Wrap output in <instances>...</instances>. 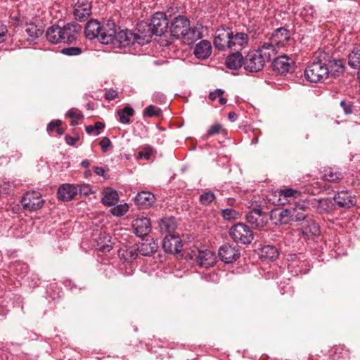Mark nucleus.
Returning a JSON list of instances; mask_svg holds the SVG:
<instances>
[{
    "label": "nucleus",
    "instance_id": "1",
    "mask_svg": "<svg viewBox=\"0 0 360 360\" xmlns=\"http://www.w3.org/2000/svg\"><path fill=\"white\" fill-rule=\"evenodd\" d=\"M105 32L102 38V44H112L115 47L125 48L137 42V34L125 29L120 30L112 20L106 21Z\"/></svg>",
    "mask_w": 360,
    "mask_h": 360
},
{
    "label": "nucleus",
    "instance_id": "2",
    "mask_svg": "<svg viewBox=\"0 0 360 360\" xmlns=\"http://www.w3.org/2000/svg\"><path fill=\"white\" fill-rule=\"evenodd\" d=\"M169 32L172 37L187 44H192L202 38L201 32L197 27H191L190 20L184 15H178L171 21Z\"/></svg>",
    "mask_w": 360,
    "mask_h": 360
},
{
    "label": "nucleus",
    "instance_id": "3",
    "mask_svg": "<svg viewBox=\"0 0 360 360\" xmlns=\"http://www.w3.org/2000/svg\"><path fill=\"white\" fill-rule=\"evenodd\" d=\"M274 56V49L271 44H262L257 50L249 51L245 56L244 69L249 72L262 70L266 62Z\"/></svg>",
    "mask_w": 360,
    "mask_h": 360
},
{
    "label": "nucleus",
    "instance_id": "4",
    "mask_svg": "<svg viewBox=\"0 0 360 360\" xmlns=\"http://www.w3.org/2000/svg\"><path fill=\"white\" fill-rule=\"evenodd\" d=\"M328 53L324 51L316 52L312 61L308 65L304 71L305 78L310 82H323L329 77L328 69L326 64L328 62Z\"/></svg>",
    "mask_w": 360,
    "mask_h": 360
},
{
    "label": "nucleus",
    "instance_id": "5",
    "mask_svg": "<svg viewBox=\"0 0 360 360\" xmlns=\"http://www.w3.org/2000/svg\"><path fill=\"white\" fill-rule=\"evenodd\" d=\"M169 22L166 15L162 12H157L152 16L148 25L143 26L147 28V36H162L168 29Z\"/></svg>",
    "mask_w": 360,
    "mask_h": 360
},
{
    "label": "nucleus",
    "instance_id": "6",
    "mask_svg": "<svg viewBox=\"0 0 360 360\" xmlns=\"http://www.w3.org/2000/svg\"><path fill=\"white\" fill-rule=\"evenodd\" d=\"M229 234L236 243L243 245L251 243L254 238L253 231L243 223L233 225L230 229Z\"/></svg>",
    "mask_w": 360,
    "mask_h": 360
},
{
    "label": "nucleus",
    "instance_id": "7",
    "mask_svg": "<svg viewBox=\"0 0 360 360\" xmlns=\"http://www.w3.org/2000/svg\"><path fill=\"white\" fill-rule=\"evenodd\" d=\"M290 39V31L285 27L276 29L271 35L269 41L264 42L272 45L274 49V56L276 55V47L285 46Z\"/></svg>",
    "mask_w": 360,
    "mask_h": 360
},
{
    "label": "nucleus",
    "instance_id": "8",
    "mask_svg": "<svg viewBox=\"0 0 360 360\" xmlns=\"http://www.w3.org/2000/svg\"><path fill=\"white\" fill-rule=\"evenodd\" d=\"M21 203L24 209L29 211H36L41 209L44 201L39 192H27L21 200Z\"/></svg>",
    "mask_w": 360,
    "mask_h": 360
},
{
    "label": "nucleus",
    "instance_id": "9",
    "mask_svg": "<svg viewBox=\"0 0 360 360\" xmlns=\"http://www.w3.org/2000/svg\"><path fill=\"white\" fill-rule=\"evenodd\" d=\"M105 27L106 22L103 25H101L100 22L97 20H91L87 22L85 26V36L90 40L98 38L102 43V38L104 35V32H105Z\"/></svg>",
    "mask_w": 360,
    "mask_h": 360
},
{
    "label": "nucleus",
    "instance_id": "10",
    "mask_svg": "<svg viewBox=\"0 0 360 360\" xmlns=\"http://www.w3.org/2000/svg\"><path fill=\"white\" fill-rule=\"evenodd\" d=\"M219 259L226 264L235 262L240 256L238 246L229 243L221 245L218 251Z\"/></svg>",
    "mask_w": 360,
    "mask_h": 360
},
{
    "label": "nucleus",
    "instance_id": "11",
    "mask_svg": "<svg viewBox=\"0 0 360 360\" xmlns=\"http://www.w3.org/2000/svg\"><path fill=\"white\" fill-rule=\"evenodd\" d=\"M231 29L229 27L219 28L215 32L214 39V47L220 51H225L230 48V38Z\"/></svg>",
    "mask_w": 360,
    "mask_h": 360
},
{
    "label": "nucleus",
    "instance_id": "12",
    "mask_svg": "<svg viewBox=\"0 0 360 360\" xmlns=\"http://www.w3.org/2000/svg\"><path fill=\"white\" fill-rule=\"evenodd\" d=\"M246 220L252 228L260 229L264 227L267 222V215L261 209H253L246 214Z\"/></svg>",
    "mask_w": 360,
    "mask_h": 360
},
{
    "label": "nucleus",
    "instance_id": "13",
    "mask_svg": "<svg viewBox=\"0 0 360 360\" xmlns=\"http://www.w3.org/2000/svg\"><path fill=\"white\" fill-rule=\"evenodd\" d=\"M336 205L341 208L349 209L357 203L356 195L348 190L338 192L333 198Z\"/></svg>",
    "mask_w": 360,
    "mask_h": 360
},
{
    "label": "nucleus",
    "instance_id": "14",
    "mask_svg": "<svg viewBox=\"0 0 360 360\" xmlns=\"http://www.w3.org/2000/svg\"><path fill=\"white\" fill-rule=\"evenodd\" d=\"M91 2L88 0H78L74 6L75 19L79 22L86 21L91 14Z\"/></svg>",
    "mask_w": 360,
    "mask_h": 360
},
{
    "label": "nucleus",
    "instance_id": "15",
    "mask_svg": "<svg viewBox=\"0 0 360 360\" xmlns=\"http://www.w3.org/2000/svg\"><path fill=\"white\" fill-rule=\"evenodd\" d=\"M162 248L169 254H176L182 249V241L179 236L169 234L164 238Z\"/></svg>",
    "mask_w": 360,
    "mask_h": 360
},
{
    "label": "nucleus",
    "instance_id": "16",
    "mask_svg": "<svg viewBox=\"0 0 360 360\" xmlns=\"http://www.w3.org/2000/svg\"><path fill=\"white\" fill-rule=\"evenodd\" d=\"M301 226L302 234L306 240H314L320 236L319 225L311 218L302 223Z\"/></svg>",
    "mask_w": 360,
    "mask_h": 360
},
{
    "label": "nucleus",
    "instance_id": "17",
    "mask_svg": "<svg viewBox=\"0 0 360 360\" xmlns=\"http://www.w3.org/2000/svg\"><path fill=\"white\" fill-rule=\"evenodd\" d=\"M195 262L200 267L207 269L214 266L217 262V257L215 254L211 250H198Z\"/></svg>",
    "mask_w": 360,
    "mask_h": 360
},
{
    "label": "nucleus",
    "instance_id": "18",
    "mask_svg": "<svg viewBox=\"0 0 360 360\" xmlns=\"http://www.w3.org/2000/svg\"><path fill=\"white\" fill-rule=\"evenodd\" d=\"M132 227L134 233L139 237L147 236L151 230V223L146 217H138L133 221Z\"/></svg>",
    "mask_w": 360,
    "mask_h": 360
},
{
    "label": "nucleus",
    "instance_id": "19",
    "mask_svg": "<svg viewBox=\"0 0 360 360\" xmlns=\"http://www.w3.org/2000/svg\"><path fill=\"white\" fill-rule=\"evenodd\" d=\"M80 30L81 26L74 22L65 25L62 27L63 43L68 44L74 43L77 40Z\"/></svg>",
    "mask_w": 360,
    "mask_h": 360
},
{
    "label": "nucleus",
    "instance_id": "20",
    "mask_svg": "<svg viewBox=\"0 0 360 360\" xmlns=\"http://www.w3.org/2000/svg\"><path fill=\"white\" fill-rule=\"evenodd\" d=\"M270 219L276 225H283L291 223L289 208H275L271 211Z\"/></svg>",
    "mask_w": 360,
    "mask_h": 360
},
{
    "label": "nucleus",
    "instance_id": "21",
    "mask_svg": "<svg viewBox=\"0 0 360 360\" xmlns=\"http://www.w3.org/2000/svg\"><path fill=\"white\" fill-rule=\"evenodd\" d=\"M288 268L289 271L295 276L306 274L310 270V266L307 261L297 259L296 257L295 259L290 261Z\"/></svg>",
    "mask_w": 360,
    "mask_h": 360
},
{
    "label": "nucleus",
    "instance_id": "22",
    "mask_svg": "<svg viewBox=\"0 0 360 360\" xmlns=\"http://www.w3.org/2000/svg\"><path fill=\"white\" fill-rule=\"evenodd\" d=\"M274 57V61L272 63L274 70L278 71L281 74H284L290 71L292 65L294 64V61L286 56L285 55H283L278 56L276 58Z\"/></svg>",
    "mask_w": 360,
    "mask_h": 360
},
{
    "label": "nucleus",
    "instance_id": "23",
    "mask_svg": "<svg viewBox=\"0 0 360 360\" xmlns=\"http://www.w3.org/2000/svg\"><path fill=\"white\" fill-rule=\"evenodd\" d=\"M78 193L76 186L70 184L61 185L57 191L58 198L63 201H69L73 199Z\"/></svg>",
    "mask_w": 360,
    "mask_h": 360
},
{
    "label": "nucleus",
    "instance_id": "24",
    "mask_svg": "<svg viewBox=\"0 0 360 360\" xmlns=\"http://www.w3.org/2000/svg\"><path fill=\"white\" fill-rule=\"evenodd\" d=\"M249 41V37L247 34L244 32H237L236 34H233L231 31V36L230 38V48L234 49V50L240 51L245 48Z\"/></svg>",
    "mask_w": 360,
    "mask_h": 360
},
{
    "label": "nucleus",
    "instance_id": "25",
    "mask_svg": "<svg viewBox=\"0 0 360 360\" xmlns=\"http://www.w3.org/2000/svg\"><path fill=\"white\" fill-rule=\"evenodd\" d=\"M23 37L30 44L36 43L38 38L43 34V30L34 23L27 24L24 28Z\"/></svg>",
    "mask_w": 360,
    "mask_h": 360
},
{
    "label": "nucleus",
    "instance_id": "26",
    "mask_svg": "<svg viewBox=\"0 0 360 360\" xmlns=\"http://www.w3.org/2000/svg\"><path fill=\"white\" fill-rule=\"evenodd\" d=\"M212 45L207 40H202L198 43L193 51L195 56L198 59H206L212 53Z\"/></svg>",
    "mask_w": 360,
    "mask_h": 360
},
{
    "label": "nucleus",
    "instance_id": "27",
    "mask_svg": "<svg viewBox=\"0 0 360 360\" xmlns=\"http://www.w3.org/2000/svg\"><path fill=\"white\" fill-rule=\"evenodd\" d=\"M245 57L240 51L230 53L226 58V65L229 69L238 70L244 67Z\"/></svg>",
    "mask_w": 360,
    "mask_h": 360
},
{
    "label": "nucleus",
    "instance_id": "28",
    "mask_svg": "<svg viewBox=\"0 0 360 360\" xmlns=\"http://www.w3.org/2000/svg\"><path fill=\"white\" fill-rule=\"evenodd\" d=\"M328 62L326 67L328 69V76L336 77L342 72L345 69L343 62L341 60L333 58L328 53Z\"/></svg>",
    "mask_w": 360,
    "mask_h": 360
},
{
    "label": "nucleus",
    "instance_id": "29",
    "mask_svg": "<svg viewBox=\"0 0 360 360\" xmlns=\"http://www.w3.org/2000/svg\"><path fill=\"white\" fill-rule=\"evenodd\" d=\"M46 39L53 44L63 43L62 27L58 25H53L49 27L46 32Z\"/></svg>",
    "mask_w": 360,
    "mask_h": 360
},
{
    "label": "nucleus",
    "instance_id": "30",
    "mask_svg": "<svg viewBox=\"0 0 360 360\" xmlns=\"http://www.w3.org/2000/svg\"><path fill=\"white\" fill-rule=\"evenodd\" d=\"M155 198L153 193L149 191H141L135 197V203L142 207H148L155 202Z\"/></svg>",
    "mask_w": 360,
    "mask_h": 360
},
{
    "label": "nucleus",
    "instance_id": "31",
    "mask_svg": "<svg viewBox=\"0 0 360 360\" xmlns=\"http://www.w3.org/2000/svg\"><path fill=\"white\" fill-rule=\"evenodd\" d=\"M289 210L290 212L291 222H301L302 224L309 219V217L307 216L304 207L302 205H296L295 207L289 208Z\"/></svg>",
    "mask_w": 360,
    "mask_h": 360
},
{
    "label": "nucleus",
    "instance_id": "32",
    "mask_svg": "<svg viewBox=\"0 0 360 360\" xmlns=\"http://www.w3.org/2000/svg\"><path fill=\"white\" fill-rule=\"evenodd\" d=\"M135 114L134 108L129 105L124 106L123 108L117 111L118 121L123 124H129L131 123V117Z\"/></svg>",
    "mask_w": 360,
    "mask_h": 360
},
{
    "label": "nucleus",
    "instance_id": "33",
    "mask_svg": "<svg viewBox=\"0 0 360 360\" xmlns=\"http://www.w3.org/2000/svg\"><path fill=\"white\" fill-rule=\"evenodd\" d=\"M342 173L337 167H326L323 169V178L325 180L336 183L343 178Z\"/></svg>",
    "mask_w": 360,
    "mask_h": 360
},
{
    "label": "nucleus",
    "instance_id": "34",
    "mask_svg": "<svg viewBox=\"0 0 360 360\" xmlns=\"http://www.w3.org/2000/svg\"><path fill=\"white\" fill-rule=\"evenodd\" d=\"M176 226V219L174 217H163L159 221V229L162 233H171Z\"/></svg>",
    "mask_w": 360,
    "mask_h": 360
},
{
    "label": "nucleus",
    "instance_id": "35",
    "mask_svg": "<svg viewBox=\"0 0 360 360\" xmlns=\"http://www.w3.org/2000/svg\"><path fill=\"white\" fill-rule=\"evenodd\" d=\"M119 200V195L116 191L108 188L103 193L101 202L103 205L107 206H112L117 203Z\"/></svg>",
    "mask_w": 360,
    "mask_h": 360
},
{
    "label": "nucleus",
    "instance_id": "36",
    "mask_svg": "<svg viewBox=\"0 0 360 360\" xmlns=\"http://www.w3.org/2000/svg\"><path fill=\"white\" fill-rule=\"evenodd\" d=\"M348 64L353 69H358L360 67V45L354 46L349 54Z\"/></svg>",
    "mask_w": 360,
    "mask_h": 360
},
{
    "label": "nucleus",
    "instance_id": "37",
    "mask_svg": "<svg viewBox=\"0 0 360 360\" xmlns=\"http://www.w3.org/2000/svg\"><path fill=\"white\" fill-rule=\"evenodd\" d=\"M260 255L263 259L274 260L278 257V252L274 245H267L260 249Z\"/></svg>",
    "mask_w": 360,
    "mask_h": 360
},
{
    "label": "nucleus",
    "instance_id": "38",
    "mask_svg": "<svg viewBox=\"0 0 360 360\" xmlns=\"http://www.w3.org/2000/svg\"><path fill=\"white\" fill-rule=\"evenodd\" d=\"M10 271L20 278H24L28 273V265L21 262H15L9 266Z\"/></svg>",
    "mask_w": 360,
    "mask_h": 360
},
{
    "label": "nucleus",
    "instance_id": "39",
    "mask_svg": "<svg viewBox=\"0 0 360 360\" xmlns=\"http://www.w3.org/2000/svg\"><path fill=\"white\" fill-rule=\"evenodd\" d=\"M143 25H148L147 22H141L138 25L137 30H138V34L137 37V42L139 44H143L144 43H148L150 41V39L153 36H147V28L148 27H144Z\"/></svg>",
    "mask_w": 360,
    "mask_h": 360
},
{
    "label": "nucleus",
    "instance_id": "40",
    "mask_svg": "<svg viewBox=\"0 0 360 360\" xmlns=\"http://www.w3.org/2000/svg\"><path fill=\"white\" fill-rule=\"evenodd\" d=\"M162 113V110L159 107L149 105L143 110L142 116L143 118L159 117Z\"/></svg>",
    "mask_w": 360,
    "mask_h": 360
},
{
    "label": "nucleus",
    "instance_id": "41",
    "mask_svg": "<svg viewBox=\"0 0 360 360\" xmlns=\"http://www.w3.org/2000/svg\"><path fill=\"white\" fill-rule=\"evenodd\" d=\"M138 248L129 247L124 250H120V256L127 262H131L138 256Z\"/></svg>",
    "mask_w": 360,
    "mask_h": 360
},
{
    "label": "nucleus",
    "instance_id": "42",
    "mask_svg": "<svg viewBox=\"0 0 360 360\" xmlns=\"http://www.w3.org/2000/svg\"><path fill=\"white\" fill-rule=\"evenodd\" d=\"M157 250V245L155 243H142L138 248V252L143 256H149L154 253Z\"/></svg>",
    "mask_w": 360,
    "mask_h": 360
},
{
    "label": "nucleus",
    "instance_id": "43",
    "mask_svg": "<svg viewBox=\"0 0 360 360\" xmlns=\"http://www.w3.org/2000/svg\"><path fill=\"white\" fill-rule=\"evenodd\" d=\"M215 199V195L212 191L203 193L200 195V202L203 205H208Z\"/></svg>",
    "mask_w": 360,
    "mask_h": 360
},
{
    "label": "nucleus",
    "instance_id": "44",
    "mask_svg": "<svg viewBox=\"0 0 360 360\" xmlns=\"http://www.w3.org/2000/svg\"><path fill=\"white\" fill-rule=\"evenodd\" d=\"M128 211V206L127 204H120L111 208L110 212L112 215L116 217L123 216Z\"/></svg>",
    "mask_w": 360,
    "mask_h": 360
},
{
    "label": "nucleus",
    "instance_id": "45",
    "mask_svg": "<svg viewBox=\"0 0 360 360\" xmlns=\"http://www.w3.org/2000/svg\"><path fill=\"white\" fill-rule=\"evenodd\" d=\"M152 101L159 104H167L169 101L162 91H155L152 96Z\"/></svg>",
    "mask_w": 360,
    "mask_h": 360
},
{
    "label": "nucleus",
    "instance_id": "46",
    "mask_svg": "<svg viewBox=\"0 0 360 360\" xmlns=\"http://www.w3.org/2000/svg\"><path fill=\"white\" fill-rule=\"evenodd\" d=\"M238 215V212L231 208H226L221 211V216L226 220L235 219Z\"/></svg>",
    "mask_w": 360,
    "mask_h": 360
},
{
    "label": "nucleus",
    "instance_id": "47",
    "mask_svg": "<svg viewBox=\"0 0 360 360\" xmlns=\"http://www.w3.org/2000/svg\"><path fill=\"white\" fill-rule=\"evenodd\" d=\"M281 194L285 198L293 197L297 198L300 196L301 193L295 189L285 188L281 191Z\"/></svg>",
    "mask_w": 360,
    "mask_h": 360
},
{
    "label": "nucleus",
    "instance_id": "48",
    "mask_svg": "<svg viewBox=\"0 0 360 360\" xmlns=\"http://www.w3.org/2000/svg\"><path fill=\"white\" fill-rule=\"evenodd\" d=\"M61 53L67 56H78L82 53V49L79 47L63 48Z\"/></svg>",
    "mask_w": 360,
    "mask_h": 360
},
{
    "label": "nucleus",
    "instance_id": "49",
    "mask_svg": "<svg viewBox=\"0 0 360 360\" xmlns=\"http://www.w3.org/2000/svg\"><path fill=\"white\" fill-rule=\"evenodd\" d=\"M221 129V125L220 124H215L212 125L207 130V134L208 136L215 135L219 133Z\"/></svg>",
    "mask_w": 360,
    "mask_h": 360
},
{
    "label": "nucleus",
    "instance_id": "50",
    "mask_svg": "<svg viewBox=\"0 0 360 360\" xmlns=\"http://www.w3.org/2000/svg\"><path fill=\"white\" fill-rule=\"evenodd\" d=\"M78 188V192L84 195H88L91 193V187L89 184H82L76 186Z\"/></svg>",
    "mask_w": 360,
    "mask_h": 360
},
{
    "label": "nucleus",
    "instance_id": "51",
    "mask_svg": "<svg viewBox=\"0 0 360 360\" xmlns=\"http://www.w3.org/2000/svg\"><path fill=\"white\" fill-rule=\"evenodd\" d=\"M66 115L72 119L80 120L83 117L82 114L80 112L71 109L68 111Z\"/></svg>",
    "mask_w": 360,
    "mask_h": 360
},
{
    "label": "nucleus",
    "instance_id": "52",
    "mask_svg": "<svg viewBox=\"0 0 360 360\" xmlns=\"http://www.w3.org/2000/svg\"><path fill=\"white\" fill-rule=\"evenodd\" d=\"M100 146L103 152H106L111 145V141L108 137H103L100 141Z\"/></svg>",
    "mask_w": 360,
    "mask_h": 360
},
{
    "label": "nucleus",
    "instance_id": "53",
    "mask_svg": "<svg viewBox=\"0 0 360 360\" xmlns=\"http://www.w3.org/2000/svg\"><path fill=\"white\" fill-rule=\"evenodd\" d=\"M62 122L60 120L51 121L49 123L46 130L48 132L52 131L55 128L58 127L61 124Z\"/></svg>",
    "mask_w": 360,
    "mask_h": 360
},
{
    "label": "nucleus",
    "instance_id": "54",
    "mask_svg": "<svg viewBox=\"0 0 360 360\" xmlns=\"http://www.w3.org/2000/svg\"><path fill=\"white\" fill-rule=\"evenodd\" d=\"M118 96L117 91H105L104 98L108 101H112L115 99Z\"/></svg>",
    "mask_w": 360,
    "mask_h": 360
},
{
    "label": "nucleus",
    "instance_id": "55",
    "mask_svg": "<svg viewBox=\"0 0 360 360\" xmlns=\"http://www.w3.org/2000/svg\"><path fill=\"white\" fill-rule=\"evenodd\" d=\"M340 105L343 108L345 114L348 115L352 112V105L347 104L345 101L340 102Z\"/></svg>",
    "mask_w": 360,
    "mask_h": 360
},
{
    "label": "nucleus",
    "instance_id": "56",
    "mask_svg": "<svg viewBox=\"0 0 360 360\" xmlns=\"http://www.w3.org/2000/svg\"><path fill=\"white\" fill-rule=\"evenodd\" d=\"M151 155V152L149 150L140 151L138 153V158L145 160H149Z\"/></svg>",
    "mask_w": 360,
    "mask_h": 360
},
{
    "label": "nucleus",
    "instance_id": "57",
    "mask_svg": "<svg viewBox=\"0 0 360 360\" xmlns=\"http://www.w3.org/2000/svg\"><path fill=\"white\" fill-rule=\"evenodd\" d=\"M6 32V27L0 23V43L3 42L5 40V36Z\"/></svg>",
    "mask_w": 360,
    "mask_h": 360
},
{
    "label": "nucleus",
    "instance_id": "58",
    "mask_svg": "<svg viewBox=\"0 0 360 360\" xmlns=\"http://www.w3.org/2000/svg\"><path fill=\"white\" fill-rule=\"evenodd\" d=\"M65 140L68 145L74 146L76 141L78 140V138L71 136L70 135H66L65 136Z\"/></svg>",
    "mask_w": 360,
    "mask_h": 360
},
{
    "label": "nucleus",
    "instance_id": "59",
    "mask_svg": "<svg viewBox=\"0 0 360 360\" xmlns=\"http://www.w3.org/2000/svg\"><path fill=\"white\" fill-rule=\"evenodd\" d=\"M224 91H210L209 94V98L212 101H214L219 96H223Z\"/></svg>",
    "mask_w": 360,
    "mask_h": 360
},
{
    "label": "nucleus",
    "instance_id": "60",
    "mask_svg": "<svg viewBox=\"0 0 360 360\" xmlns=\"http://www.w3.org/2000/svg\"><path fill=\"white\" fill-rule=\"evenodd\" d=\"M330 202L328 200H320L319 201V207L320 209L326 210L329 207Z\"/></svg>",
    "mask_w": 360,
    "mask_h": 360
},
{
    "label": "nucleus",
    "instance_id": "61",
    "mask_svg": "<svg viewBox=\"0 0 360 360\" xmlns=\"http://www.w3.org/2000/svg\"><path fill=\"white\" fill-rule=\"evenodd\" d=\"M104 127H105V124L103 122H96L94 125V130L97 131V132L96 133V135H98L100 133L99 132L100 130L103 129Z\"/></svg>",
    "mask_w": 360,
    "mask_h": 360
},
{
    "label": "nucleus",
    "instance_id": "62",
    "mask_svg": "<svg viewBox=\"0 0 360 360\" xmlns=\"http://www.w3.org/2000/svg\"><path fill=\"white\" fill-rule=\"evenodd\" d=\"M94 172L98 176H104L105 169L101 167H95Z\"/></svg>",
    "mask_w": 360,
    "mask_h": 360
},
{
    "label": "nucleus",
    "instance_id": "63",
    "mask_svg": "<svg viewBox=\"0 0 360 360\" xmlns=\"http://www.w3.org/2000/svg\"><path fill=\"white\" fill-rule=\"evenodd\" d=\"M228 118L231 122H233L237 120L238 115L234 112H229Z\"/></svg>",
    "mask_w": 360,
    "mask_h": 360
},
{
    "label": "nucleus",
    "instance_id": "64",
    "mask_svg": "<svg viewBox=\"0 0 360 360\" xmlns=\"http://www.w3.org/2000/svg\"><path fill=\"white\" fill-rule=\"evenodd\" d=\"M112 249L111 245H104L99 247V250L101 252H109Z\"/></svg>",
    "mask_w": 360,
    "mask_h": 360
}]
</instances>
